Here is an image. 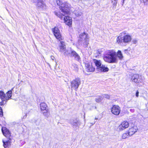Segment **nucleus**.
I'll return each instance as SVG.
<instances>
[{
	"mask_svg": "<svg viewBox=\"0 0 148 148\" xmlns=\"http://www.w3.org/2000/svg\"><path fill=\"white\" fill-rule=\"evenodd\" d=\"M58 5L59 6V8L62 13L60 11H56L54 12V13L60 19L62 20L63 17L65 15H70L72 12V8L73 7L68 2L65 1L63 3L58 0L57 2Z\"/></svg>",
	"mask_w": 148,
	"mask_h": 148,
	"instance_id": "1",
	"label": "nucleus"
},
{
	"mask_svg": "<svg viewBox=\"0 0 148 148\" xmlns=\"http://www.w3.org/2000/svg\"><path fill=\"white\" fill-rule=\"evenodd\" d=\"M52 33L56 39L60 43L59 46L60 51L66 49V45L64 41V37L58 27L55 26L51 29Z\"/></svg>",
	"mask_w": 148,
	"mask_h": 148,
	"instance_id": "2",
	"label": "nucleus"
},
{
	"mask_svg": "<svg viewBox=\"0 0 148 148\" xmlns=\"http://www.w3.org/2000/svg\"><path fill=\"white\" fill-rule=\"evenodd\" d=\"M103 58L106 62L108 63H116L118 62L116 53L114 50H108L107 54L103 56Z\"/></svg>",
	"mask_w": 148,
	"mask_h": 148,
	"instance_id": "3",
	"label": "nucleus"
},
{
	"mask_svg": "<svg viewBox=\"0 0 148 148\" xmlns=\"http://www.w3.org/2000/svg\"><path fill=\"white\" fill-rule=\"evenodd\" d=\"M121 34L123 35V37L118 36L116 39V43L121 44L122 42L125 43H128L131 42L132 40V36L129 34H126V32H122Z\"/></svg>",
	"mask_w": 148,
	"mask_h": 148,
	"instance_id": "4",
	"label": "nucleus"
},
{
	"mask_svg": "<svg viewBox=\"0 0 148 148\" xmlns=\"http://www.w3.org/2000/svg\"><path fill=\"white\" fill-rule=\"evenodd\" d=\"M131 81L134 83L139 84L142 83L143 80L141 76L138 74H133L130 75Z\"/></svg>",
	"mask_w": 148,
	"mask_h": 148,
	"instance_id": "5",
	"label": "nucleus"
},
{
	"mask_svg": "<svg viewBox=\"0 0 148 148\" xmlns=\"http://www.w3.org/2000/svg\"><path fill=\"white\" fill-rule=\"evenodd\" d=\"M80 84V79L79 77L76 78L71 82V90L76 91Z\"/></svg>",
	"mask_w": 148,
	"mask_h": 148,
	"instance_id": "6",
	"label": "nucleus"
},
{
	"mask_svg": "<svg viewBox=\"0 0 148 148\" xmlns=\"http://www.w3.org/2000/svg\"><path fill=\"white\" fill-rule=\"evenodd\" d=\"M40 108L42 113L47 117L50 114L49 110L46 104L44 102H41L40 104Z\"/></svg>",
	"mask_w": 148,
	"mask_h": 148,
	"instance_id": "7",
	"label": "nucleus"
},
{
	"mask_svg": "<svg viewBox=\"0 0 148 148\" xmlns=\"http://www.w3.org/2000/svg\"><path fill=\"white\" fill-rule=\"evenodd\" d=\"M85 69L87 73L93 72L95 71V67L92 63L89 62L84 63Z\"/></svg>",
	"mask_w": 148,
	"mask_h": 148,
	"instance_id": "8",
	"label": "nucleus"
},
{
	"mask_svg": "<svg viewBox=\"0 0 148 148\" xmlns=\"http://www.w3.org/2000/svg\"><path fill=\"white\" fill-rule=\"evenodd\" d=\"M2 131L3 135L7 139L12 140L13 138L11 133L9 130L5 127H2Z\"/></svg>",
	"mask_w": 148,
	"mask_h": 148,
	"instance_id": "9",
	"label": "nucleus"
},
{
	"mask_svg": "<svg viewBox=\"0 0 148 148\" xmlns=\"http://www.w3.org/2000/svg\"><path fill=\"white\" fill-rule=\"evenodd\" d=\"M120 108L118 105H113L112 106L111 108V111L112 113L115 115H119L120 112Z\"/></svg>",
	"mask_w": 148,
	"mask_h": 148,
	"instance_id": "10",
	"label": "nucleus"
},
{
	"mask_svg": "<svg viewBox=\"0 0 148 148\" xmlns=\"http://www.w3.org/2000/svg\"><path fill=\"white\" fill-rule=\"evenodd\" d=\"M12 93H0V98L5 101L10 98Z\"/></svg>",
	"mask_w": 148,
	"mask_h": 148,
	"instance_id": "11",
	"label": "nucleus"
},
{
	"mask_svg": "<svg viewBox=\"0 0 148 148\" xmlns=\"http://www.w3.org/2000/svg\"><path fill=\"white\" fill-rule=\"evenodd\" d=\"M64 22L65 24L71 27L72 25V20L71 18L68 16H64L63 17Z\"/></svg>",
	"mask_w": 148,
	"mask_h": 148,
	"instance_id": "12",
	"label": "nucleus"
},
{
	"mask_svg": "<svg viewBox=\"0 0 148 148\" xmlns=\"http://www.w3.org/2000/svg\"><path fill=\"white\" fill-rule=\"evenodd\" d=\"M129 126V123L127 121H124L122 122L119 126L120 131H122L128 128Z\"/></svg>",
	"mask_w": 148,
	"mask_h": 148,
	"instance_id": "13",
	"label": "nucleus"
},
{
	"mask_svg": "<svg viewBox=\"0 0 148 148\" xmlns=\"http://www.w3.org/2000/svg\"><path fill=\"white\" fill-rule=\"evenodd\" d=\"M138 130V129L137 127L134 125L130 127L127 131V132L130 135V136H131L136 132Z\"/></svg>",
	"mask_w": 148,
	"mask_h": 148,
	"instance_id": "14",
	"label": "nucleus"
},
{
	"mask_svg": "<svg viewBox=\"0 0 148 148\" xmlns=\"http://www.w3.org/2000/svg\"><path fill=\"white\" fill-rule=\"evenodd\" d=\"M12 140L7 139V140L5 141L3 140V146L5 148H9L10 146Z\"/></svg>",
	"mask_w": 148,
	"mask_h": 148,
	"instance_id": "15",
	"label": "nucleus"
},
{
	"mask_svg": "<svg viewBox=\"0 0 148 148\" xmlns=\"http://www.w3.org/2000/svg\"><path fill=\"white\" fill-rule=\"evenodd\" d=\"M71 57H74L75 59L77 60H79L80 59L79 56V55L74 51H72L71 53Z\"/></svg>",
	"mask_w": 148,
	"mask_h": 148,
	"instance_id": "16",
	"label": "nucleus"
},
{
	"mask_svg": "<svg viewBox=\"0 0 148 148\" xmlns=\"http://www.w3.org/2000/svg\"><path fill=\"white\" fill-rule=\"evenodd\" d=\"M93 60L95 66L98 69H99L101 66V60H98L96 59H93Z\"/></svg>",
	"mask_w": 148,
	"mask_h": 148,
	"instance_id": "17",
	"label": "nucleus"
},
{
	"mask_svg": "<svg viewBox=\"0 0 148 148\" xmlns=\"http://www.w3.org/2000/svg\"><path fill=\"white\" fill-rule=\"evenodd\" d=\"M99 69L101 71L104 72H107L109 70V69L108 67H105V65H102V66H101Z\"/></svg>",
	"mask_w": 148,
	"mask_h": 148,
	"instance_id": "18",
	"label": "nucleus"
},
{
	"mask_svg": "<svg viewBox=\"0 0 148 148\" xmlns=\"http://www.w3.org/2000/svg\"><path fill=\"white\" fill-rule=\"evenodd\" d=\"M117 56L120 60H122L123 58V56L121 53V51L120 50H118L117 53Z\"/></svg>",
	"mask_w": 148,
	"mask_h": 148,
	"instance_id": "19",
	"label": "nucleus"
},
{
	"mask_svg": "<svg viewBox=\"0 0 148 148\" xmlns=\"http://www.w3.org/2000/svg\"><path fill=\"white\" fill-rule=\"evenodd\" d=\"M130 136H130V135L128 134V133L127 131L126 132L123 134L122 137L123 139H125Z\"/></svg>",
	"mask_w": 148,
	"mask_h": 148,
	"instance_id": "20",
	"label": "nucleus"
},
{
	"mask_svg": "<svg viewBox=\"0 0 148 148\" xmlns=\"http://www.w3.org/2000/svg\"><path fill=\"white\" fill-rule=\"evenodd\" d=\"M37 5L38 7H43V0H37Z\"/></svg>",
	"mask_w": 148,
	"mask_h": 148,
	"instance_id": "21",
	"label": "nucleus"
},
{
	"mask_svg": "<svg viewBox=\"0 0 148 148\" xmlns=\"http://www.w3.org/2000/svg\"><path fill=\"white\" fill-rule=\"evenodd\" d=\"M111 3L113 7H115L117 3V0H111Z\"/></svg>",
	"mask_w": 148,
	"mask_h": 148,
	"instance_id": "22",
	"label": "nucleus"
},
{
	"mask_svg": "<svg viewBox=\"0 0 148 148\" xmlns=\"http://www.w3.org/2000/svg\"><path fill=\"white\" fill-rule=\"evenodd\" d=\"M88 40L86 39L84 42L83 45L85 46V47H87L88 46Z\"/></svg>",
	"mask_w": 148,
	"mask_h": 148,
	"instance_id": "23",
	"label": "nucleus"
},
{
	"mask_svg": "<svg viewBox=\"0 0 148 148\" xmlns=\"http://www.w3.org/2000/svg\"><path fill=\"white\" fill-rule=\"evenodd\" d=\"M75 14L76 16H81V13L80 12H79V11H76L75 12Z\"/></svg>",
	"mask_w": 148,
	"mask_h": 148,
	"instance_id": "24",
	"label": "nucleus"
},
{
	"mask_svg": "<svg viewBox=\"0 0 148 148\" xmlns=\"http://www.w3.org/2000/svg\"><path fill=\"white\" fill-rule=\"evenodd\" d=\"M141 3H143L145 4H148V0H140Z\"/></svg>",
	"mask_w": 148,
	"mask_h": 148,
	"instance_id": "25",
	"label": "nucleus"
},
{
	"mask_svg": "<svg viewBox=\"0 0 148 148\" xmlns=\"http://www.w3.org/2000/svg\"><path fill=\"white\" fill-rule=\"evenodd\" d=\"M3 116V110L1 107L0 106V116L2 117Z\"/></svg>",
	"mask_w": 148,
	"mask_h": 148,
	"instance_id": "26",
	"label": "nucleus"
},
{
	"mask_svg": "<svg viewBox=\"0 0 148 148\" xmlns=\"http://www.w3.org/2000/svg\"><path fill=\"white\" fill-rule=\"evenodd\" d=\"M101 98L100 97H99L95 99V101L97 102H99L101 101Z\"/></svg>",
	"mask_w": 148,
	"mask_h": 148,
	"instance_id": "27",
	"label": "nucleus"
},
{
	"mask_svg": "<svg viewBox=\"0 0 148 148\" xmlns=\"http://www.w3.org/2000/svg\"><path fill=\"white\" fill-rule=\"evenodd\" d=\"M96 53L97 55H99L101 53V51H99V50H97L96 51Z\"/></svg>",
	"mask_w": 148,
	"mask_h": 148,
	"instance_id": "28",
	"label": "nucleus"
},
{
	"mask_svg": "<svg viewBox=\"0 0 148 148\" xmlns=\"http://www.w3.org/2000/svg\"><path fill=\"white\" fill-rule=\"evenodd\" d=\"M2 101L0 102V105L1 106H3L4 105V101H5V100H1Z\"/></svg>",
	"mask_w": 148,
	"mask_h": 148,
	"instance_id": "29",
	"label": "nucleus"
},
{
	"mask_svg": "<svg viewBox=\"0 0 148 148\" xmlns=\"http://www.w3.org/2000/svg\"><path fill=\"white\" fill-rule=\"evenodd\" d=\"M68 51L66 50L65 51L64 53V54L65 56H67L69 54V53L68 52Z\"/></svg>",
	"mask_w": 148,
	"mask_h": 148,
	"instance_id": "30",
	"label": "nucleus"
},
{
	"mask_svg": "<svg viewBox=\"0 0 148 148\" xmlns=\"http://www.w3.org/2000/svg\"><path fill=\"white\" fill-rule=\"evenodd\" d=\"M133 44H136L137 42V40H134L132 41Z\"/></svg>",
	"mask_w": 148,
	"mask_h": 148,
	"instance_id": "31",
	"label": "nucleus"
},
{
	"mask_svg": "<svg viewBox=\"0 0 148 148\" xmlns=\"http://www.w3.org/2000/svg\"><path fill=\"white\" fill-rule=\"evenodd\" d=\"M139 93H136V95L137 97H138V96Z\"/></svg>",
	"mask_w": 148,
	"mask_h": 148,
	"instance_id": "32",
	"label": "nucleus"
},
{
	"mask_svg": "<svg viewBox=\"0 0 148 148\" xmlns=\"http://www.w3.org/2000/svg\"><path fill=\"white\" fill-rule=\"evenodd\" d=\"M12 92V91L11 90H9V91H8L7 92V93H8V92Z\"/></svg>",
	"mask_w": 148,
	"mask_h": 148,
	"instance_id": "33",
	"label": "nucleus"
},
{
	"mask_svg": "<svg viewBox=\"0 0 148 148\" xmlns=\"http://www.w3.org/2000/svg\"><path fill=\"white\" fill-rule=\"evenodd\" d=\"M83 34H86V33L85 32H84L83 33Z\"/></svg>",
	"mask_w": 148,
	"mask_h": 148,
	"instance_id": "34",
	"label": "nucleus"
},
{
	"mask_svg": "<svg viewBox=\"0 0 148 148\" xmlns=\"http://www.w3.org/2000/svg\"><path fill=\"white\" fill-rule=\"evenodd\" d=\"M0 93H1V92H3V91H0Z\"/></svg>",
	"mask_w": 148,
	"mask_h": 148,
	"instance_id": "35",
	"label": "nucleus"
},
{
	"mask_svg": "<svg viewBox=\"0 0 148 148\" xmlns=\"http://www.w3.org/2000/svg\"><path fill=\"white\" fill-rule=\"evenodd\" d=\"M136 92H137V93L138 92V91H136Z\"/></svg>",
	"mask_w": 148,
	"mask_h": 148,
	"instance_id": "36",
	"label": "nucleus"
},
{
	"mask_svg": "<svg viewBox=\"0 0 148 148\" xmlns=\"http://www.w3.org/2000/svg\"><path fill=\"white\" fill-rule=\"evenodd\" d=\"M127 49H125V51H127Z\"/></svg>",
	"mask_w": 148,
	"mask_h": 148,
	"instance_id": "37",
	"label": "nucleus"
}]
</instances>
